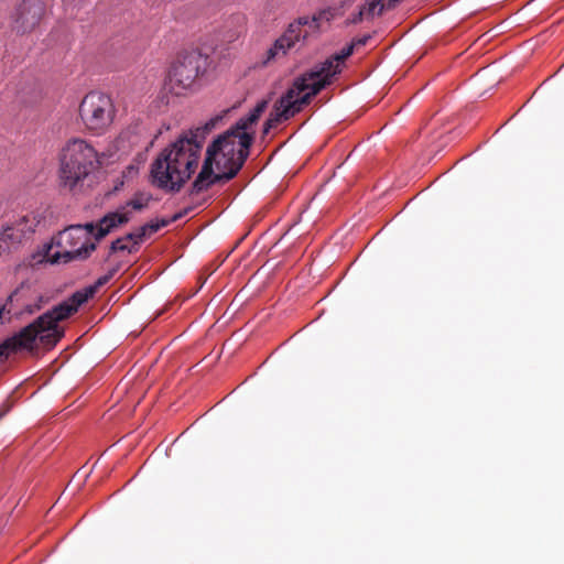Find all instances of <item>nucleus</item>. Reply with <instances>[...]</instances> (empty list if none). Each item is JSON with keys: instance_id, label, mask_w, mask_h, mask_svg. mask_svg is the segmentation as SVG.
<instances>
[{"instance_id": "obj_1", "label": "nucleus", "mask_w": 564, "mask_h": 564, "mask_svg": "<svg viewBox=\"0 0 564 564\" xmlns=\"http://www.w3.org/2000/svg\"><path fill=\"white\" fill-rule=\"evenodd\" d=\"M352 52L354 44H350L343 48L339 54L330 56L325 62L295 77L292 85L274 102L273 109L263 124V133L265 134L272 128L290 120L311 104L312 99L330 85L333 78L341 72L344 61Z\"/></svg>"}, {"instance_id": "obj_2", "label": "nucleus", "mask_w": 564, "mask_h": 564, "mask_svg": "<svg viewBox=\"0 0 564 564\" xmlns=\"http://www.w3.org/2000/svg\"><path fill=\"white\" fill-rule=\"evenodd\" d=\"M204 140L205 131L197 128L162 150L151 163L152 184L167 192H178L198 166Z\"/></svg>"}, {"instance_id": "obj_3", "label": "nucleus", "mask_w": 564, "mask_h": 564, "mask_svg": "<svg viewBox=\"0 0 564 564\" xmlns=\"http://www.w3.org/2000/svg\"><path fill=\"white\" fill-rule=\"evenodd\" d=\"M251 138L235 135L226 131L215 139L206 150V158L189 194H199L215 184H225L232 180L243 166L250 154Z\"/></svg>"}, {"instance_id": "obj_4", "label": "nucleus", "mask_w": 564, "mask_h": 564, "mask_svg": "<svg viewBox=\"0 0 564 564\" xmlns=\"http://www.w3.org/2000/svg\"><path fill=\"white\" fill-rule=\"evenodd\" d=\"M94 231L93 223L69 226L58 232L52 242L44 243L41 249L28 257L25 264L35 267L44 262L56 264L86 259L96 249V243L90 241Z\"/></svg>"}, {"instance_id": "obj_5", "label": "nucleus", "mask_w": 564, "mask_h": 564, "mask_svg": "<svg viewBox=\"0 0 564 564\" xmlns=\"http://www.w3.org/2000/svg\"><path fill=\"white\" fill-rule=\"evenodd\" d=\"M117 271V268L109 270L106 274L99 276L93 285L76 291L67 300L33 321L40 334V343L46 347H54L64 336V328L58 325V322L74 315L80 305L91 299L99 288L107 284L113 278Z\"/></svg>"}, {"instance_id": "obj_6", "label": "nucleus", "mask_w": 564, "mask_h": 564, "mask_svg": "<svg viewBox=\"0 0 564 564\" xmlns=\"http://www.w3.org/2000/svg\"><path fill=\"white\" fill-rule=\"evenodd\" d=\"M97 163V152L91 144L83 139L69 140L59 154L58 175L62 186L75 189L94 171Z\"/></svg>"}, {"instance_id": "obj_7", "label": "nucleus", "mask_w": 564, "mask_h": 564, "mask_svg": "<svg viewBox=\"0 0 564 564\" xmlns=\"http://www.w3.org/2000/svg\"><path fill=\"white\" fill-rule=\"evenodd\" d=\"M208 67V56L198 50L185 51L178 54L167 74V88L176 95H184L192 89L197 79Z\"/></svg>"}, {"instance_id": "obj_8", "label": "nucleus", "mask_w": 564, "mask_h": 564, "mask_svg": "<svg viewBox=\"0 0 564 564\" xmlns=\"http://www.w3.org/2000/svg\"><path fill=\"white\" fill-rule=\"evenodd\" d=\"M78 112L86 131L94 135H102L111 128L117 109L110 96L90 91L82 99Z\"/></svg>"}, {"instance_id": "obj_9", "label": "nucleus", "mask_w": 564, "mask_h": 564, "mask_svg": "<svg viewBox=\"0 0 564 564\" xmlns=\"http://www.w3.org/2000/svg\"><path fill=\"white\" fill-rule=\"evenodd\" d=\"M43 223L44 217L40 210L26 213L2 228L0 231V242H3L8 249H15L29 240Z\"/></svg>"}, {"instance_id": "obj_10", "label": "nucleus", "mask_w": 564, "mask_h": 564, "mask_svg": "<svg viewBox=\"0 0 564 564\" xmlns=\"http://www.w3.org/2000/svg\"><path fill=\"white\" fill-rule=\"evenodd\" d=\"M44 14L45 4L42 0H22L13 8L9 26L12 32L20 35L32 33L40 25Z\"/></svg>"}, {"instance_id": "obj_11", "label": "nucleus", "mask_w": 564, "mask_h": 564, "mask_svg": "<svg viewBox=\"0 0 564 564\" xmlns=\"http://www.w3.org/2000/svg\"><path fill=\"white\" fill-rule=\"evenodd\" d=\"M36 339L40 340V334L32 322L0 345V365L13 352L32 349Z\"/></svg>"}, {"instance_id": "obj_12", "label": "nucleus", "mask_w": 564, "mask_h": 564, "mask_svg": "<svg viewBox=\"0 0 564 564\" xmlns=\"http://www.w3.org/2000/svg\"><path fill=\"white\" fill-rule=\"evenodd\" d=\"M303 26H310L315 30L318 28L317 17H300L294 22L290 23L285 32L279 37V45H284L289 51L301 40H305L307 31L303 30Z\"/></svg>"}, {"instance_id": "obj_13", "label": "nucleus", "mask_w": 564, "mask_h": 564, "mask_svg": "<svg viewBox=\"0 0 564 564\" xmlns=\"http://www.w3.org/2000/svg\"><path fill=\"white\" fill-rule=\"evenodd\" d=\"M130 220V212L127 207H119L116 212L105 215L97 225H95L94 236L96 240H100L112 229L123 225Z\"/></svg>"}, {"instance_id": "obj_14", "label": "nucleus", "mask_w": 564, "mask_h": 564, "mask_svg": "<svg viewBox=\"0 0 564 564\" xmlns=\"http://www.w3.org/2000/svg\"><path fill=\"white\" fill-rule=\"evenodd\" d=\"M152 198V195L148 192H137L122 207H127L130 213V209L141 212L149 206Z\"/></svg>"}, {"instance_id": "obj_15", "label": "nucleus", "mask_w": 564, "mask_h": 564, "mask_svg": "<svg viewBox=\"0 0 564 564\" xmlns=\"http://www.w3.org/2000/svg\"><path fill=\"white\" fill-rule=\"evenodd\" d=\"M254 124H256L254 122H250L248 120V115H247L245 117H241L235 123V126H232L227 131H232L235 135H239L240 140L242 139L243 135H249L251 138V143H252L253 139H254V130L252 128Z\"/></svg>"}, {"instance_id": "obj_16", "label": "nucleus", "mask_w": 564, "mask_h": 564, "mask_svg": "<svg viewBox=\"0 0 564 564\" xmlns=\"http://www.w3.org/2000/svg\"><path fill=\"white\" fill-rule=\"evenodd\" d=\"M140 243L135 242V238H128L126 235L122 238H118L111 242V252L128 251L129 253L135 252Z\"/></svg>"}, {"instance_id": "obj_17", "label": "nucleus", "mask_w": 564, "mask_h": 564, "mask_svg": "<svg viewBox=\"0 0 564 564\" xmlns=\"http://www.w3.org/2000/svg\"><path fill=\"white\" fill-rule=\"evenodd\" d=\"M160 229H161V226H159L158 221L150 223V224H147V225L142 226L141 228H139L137 232L128 234V238H135V242L141 243L143 241L144 237L147 236L148 231L156 232Z\"/></svg>"}, {"instance_id": "obj_18", "label": "nucleus", "mask_w": 564, "mask_h": 564, "mask_svg": "<svg viewBox=\"0 0 564 564\" xmlns=\"http://www.w3.org/2000/svg\"><path fill=\"white\" fill-rule=\"evenodd\" d=\"M288 53V50L284 45H279V39L275 40L273 45L265 53V59L264 64L270 63L271 61L275 59V57L280 55H285Z\"/></svg>"}, {"instance_id": "obj_19", "label": "nucleus", "mask_w": 564, "mask_h": 564, "mask_svg": "<svg viewBox=\"0 0 564 564\" xmlns=\"http://www.w3.org/2000/svg\"><path fill=\"white\" fill-rule=\"evenodd\" d=\"M268 107V101L267 100H261L259 101L254 108L248 113V120L250 122H254L257 123L259 118L261 117V115L264 112V110L267 109Z\"/></svg>"}, {"instance_id": "obj_20", "label": "nucleus", "mask_w": 564, "mask_h": 564, "mask_svg": "<svg viewBox=\"0 0 564 564\" xmlns=\"http://www.w3.org/2000/svg\"><path fill=\"white\" fill-rule=\"evenodd\" d=\"M44 302H45L44 297H43V296H40V297H39L37 303H35V304H33V305H28V306L25 307V311H26L29 314H33V313H35V312H37V311H40V310H41V307H42V305H43V303H44Z\"/></svg>"}, {"instance_id": "obj_21", "label": "nucleus", "mask_w": 564, "mask_h": 564, "mask_svg": "<svg viewBox=\"0 0 564 564\" xmlns=\"http://www.w3.org/2000/svg\"><path fill=\"white\" fill-rule=\"evenodd\" d=\"M370 39L369 35H365L362 37H359L357 39L356 41H354L351 44H354V47L355 46H361V45H366L367 41Z\"/></svg>"}, {"instance_id": "obj_22", "label": "nucleus", "mask_w": 564, "mask_h": 564, "mask_svg": "<svg viewBox=\"0 0 564 564\" xmlns=\"http://www.w3.org/2000/svg\"><path fill=\"white\" fill-rule=\"evenodd\" d=\"M189 210H191V208H185V209L181 210L180 213H176L175 215L172 216V220H174V221L180 220L182 217L186 216Z\"/></svg>"}, {"instance_id": "obj_23", "label": "nucleus", "mask_w": 564, "mask_h": 564, "mask_svg": "<svg viewBox=\"0 0 564 564\" xmlns=\"http://www.w3.org/2000/svg\"><path fill=\"white\" fill-rule=\"evenodd\" d=\"M158 223H159V226H161V228H162V227L170 225L171 223H174V220H172V217H171L170 219H162Z\"/></svg>"}, {"instance_id": "obj_24", "label": "nucleus", "mask_w": 564, "mask_h": 564, "mask_svg": "<svg viewBox=\"0 0 564 564\" xmlns=\"http://www.w3.org/2000/svg\"><path fill=\"white\" fill-rule=\"evenodd\" d=\"M19 290H15L13 293H11V295L9 296L8 301L9 302H12L14 296L18 294Z\"/></svg>"}, {"instance_id": "obj_25", "label": "nucleus", "mask_w": 564, "mask_h": 564, "mask_svg": "<svg viewBox=\"0 0 564 564\" xmlns=\"http://www.w3.org/2000/svg\"><path fill=\"white\" fill-rule=\"evenodd\" d=\"M4 311H6V305L0 307V322L2 321Z\"/></svg>"}, {"instance_id": "obj_26", "label": "nucleus", "mask_w": 564, "mask_h": 564, "mask_svg": "<svg viewBox=\"0 0 564 564\" xmlns=\"http://www.w3.org/2000/svg\"><path fill=\"white\" fill-rule=\"evenodd\" d=\"M2 416V414L0 413V417Z\"/></svg>"}]
</instances>
